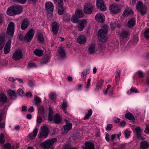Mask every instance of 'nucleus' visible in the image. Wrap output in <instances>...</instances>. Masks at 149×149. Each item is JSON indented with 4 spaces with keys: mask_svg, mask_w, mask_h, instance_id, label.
I'll return each instance as SVG.
<instances>
[{
    "mask_svg": "<svg viewBox=\"0 0 149 149\" xmlns=\"http://www.w3.org/2000/svg\"><path fill=\"white\" fill-rule=\"evenodd\" d=\"M108 29L107 27L100 29L98 31V38L102 42H106L108 38Z\"/></svg>",
    "mask_w": 149,
    "mask_h": 149,
    "instance_id": "f257e3e1",
    "label": "nucleus"
},
{
    "mask_svg": "<svg viewBox=\"0 0 149 149\" xmlns=\"http://www.w3.org/2000/svg\"><path fill=\"white\" fill-rule=\"evenodd\" d=\"M57 141L56 138L52 139L41 143L40 146L44 149H47L51 147Z\"/></svg>",
    "mask_w": 149,
    "mask_h": 149,
    "instance_id": "f03ea898",
    "label": "nucleus"
},
{
    "mask_svg": "<svg viewBox=\"0 0 149 149\" xmlns=\"http://www.w3.org/2000/svg\"><path fill=\"white\" fill-rule=\"evenodd\" d=\"M130 32L129 31L123 30L122 31L120 35V40L121 44H124L127 42L129 39Z\"/></svg>",
    "mask_w": 149,
    "mask_h": 149,
    "instance_id": "7ed1b4c3",
    "label": "nucleus"
},
{
    "mask_svg": "<svg viewBox=\"0 0 149 149\" xmlns=\"http://www.w3.org/2000/svg\"><path fill=\"white\" fill-rule=\"evenodd\" d=\"M15 30V25L13 22H10L8 24L7 30V34L10 38L13 37Z\"/></svg>",
    "mask_w": 149,
    "mask_h": 149,
    "instance_id": "20e7f679",
    "label": "nucleus"
},
{
    "mask_svg": "<svg viewBox=\"0 0 149 149\" xmlns=\"http://www.w3.org/2000/svg\"><path fill=\"white\" fill-rule=\"evenodd\" d=\"M136 9L138 10L142 15H144L146 13L147 8L144 6L143 3L141 1H139L136 6Z\"/></svg>",
    "mask_w": 149,
    "mask_h": 149,
    "instance_id": "39448f33",
    "label": "nucleus"
},
{
    "mask_svg": "<svg viewBox=\"0 0 149 149\" xmlns=\"http://www.w3.org/2000/svg\"><path fill=\"white\" fill-rule=\"evenodd\" d=\"M64 121L65 123V125L63 126L62 130V133H67L72 129V124L69 120L65 119Z\"/></svg>",
    "mask_w": 149,
    "mask_h": 149,
    "instance_id": "423d86ee",
    "label": "nucleus"
},
{
    "mask_svg": "<svg viewBox=\"0 0 149 149\" xmlns=\"http://www.w3.org/2000/svg\"><path fill=\"white\" fill-rule=\"evenodd\" d=\"M34 33V31L32 29H31L26 34L24 37V40L28 42H30L32 39Z\"/></svg>",
    "mask_w": 149,
    "mask_h": 149,
    "instance_id": "0eeeda50",
    "label": "nucleus"
},
{
    "mask_svg": "<svg viewBox=\"0 0 149 149\" xmlns=\"http://www.w3.org/2000/svg\"><path fill=\"white\" fill-rule=\"evenodd\" d=\"M94 6L90 3H87L84 6V12L87 14H90L93 10Z\"/></svg>",
    "mask_w": 149,
    "mask_h": 149,
    "instance_id": "6e6552de",
    "label": "nucleus"
},
{
    "mask_svg": "<svg viewBox=\"0 0 149 149\" xmlns=\"http://www.w3.org/2000/svg\"><path fill=\"white\" fill-rule=\"evenodd\" d=\"M48 129L46 127L43 126L41 127L39 137L40 138L44 137L45 138H47L48 134Z\"/></svg>",
    "mask_w": 149,
    "mask_h": 149,
    "instance_id": "1a4fd4ad",
    "label": "nucleus"
},
{
    "mask_svg": "<svg viewBox=\"0 0 149 149\" xmlns=\"http://www.w3.org/2000/svg\"><path fill=\"white\" fill-rule=\"evenodd\" d=\"M52 31L53 33L55 35H56L59 29L60 24L56 22L52 23L51 25Z\"/></svg>",
    "mask_w": 149,
    "mask_h": 149,
    "instance_id": "9d476101",
    "label": "nucleus"
},
{
    "mask_svg": "<svg viewBox=\"0 0 149 149\" xmlns=\"http://www.w3.org/2000/svg\"><path fill=\"white\" fill-rule=\"evenodd\" d=\"M46 10L47 12L52 15L53 13L54 6L53 3L50 2H46L45 3Z\"/></svg>",
    "mask_w": 149,
    "mask_h": 149,
    "instance_id": "9b49d317",
    "label": "nucleus"
},
{
    "mask_svg": "<svg viewBox=\"0 0 149 149\" xmlns=\"http://www.w3.org/2000/svg\"><path fill=\"white\" fill-rule=\"evenodd\" d=\"M23 54L21 51L17 50L13 54V59L17 61L22 58Z\"/></svg>",
    "mask_w": 149,
    "mask_h": 149,
    "instance_id": "f8f14e48",
    "label": "nucleus"
},
{
    "mask_svg": "<svg viewBox=\"0 0 149 149\" xmlns=\"http://www.w3.org/2000/svg\"><path fill=\"white\" fill-rule=\"evenodd\" d=\"M96 5L100 10L104 11L106 10V7L104 3L103 0H97Z\"/></svg>",
    "mask_w": 149,
    "mask_h": 149,
    "instance_id": "ddd939ff",
    "label": "nucleus"
},
{
    "mask_svg": "<svg viewBox=\"0 0 149 149\" xmlns=\"http://www.w3.org/2000/svg\"><path fill=\"white\" fill-rule=\"evenodd\" d=\"M95 20L99 22L103 23L105 20V16L102 14L98 13L95 16Z\"/></svg>",
    "mask_w": 149,
    "mask_h": 149,
    "instance_id": "4468645a",
    "label": "nucleus"
},
{
    "mask_svg": "<svg viewBox=\"0 0 149 149\" xmlns=\"http://www.w3.org/2000/svg\"><path fill=\"white\" fill-rule=\"evenodd\" d=\"M7 102V97L6 95L3 93H0V106H3Z\"/></svg>",
    "mask_w": 149,
    "mask_h": 149,
    "instance_id": "2eb2a0df",
    "label": "nucleus"
},
{
    "mask_svg": "<svg viewBox=\"0 0 149 149\" xmlns=\"http://www.w3.org/2000/svg\"><path fill=\"white\" fill-rule=\"evenodd\" d=\"M110 11L114 14L118 13L119 11V9L116 5H112L109 7Z\"/></svg>",
    "mask_w": 149,
    "mask_h": 149,
    "instance_id": "dca6fc26",
    "label": "nucleus"
},
{
    "mask_svg": "<svg viewBox=\"0 0 149 149\" xmlns=\"http://www.w3.org/2000/svg\"><path fill=\"white\" fill-rule=\"evenodd\" d=\"M11 40H9L5 46L4 49V53L5 54H7L9 52L11 47Z\"/></svg>",
    "mask_w": 149,
    "mask_h": 149,
    "instance_id": "f3484780",
    "label": "nucleus"
},
{
    "mask_svg": "<svg viewBox=\"0 0 149 149\" xmlns=\"http://www.w3.org/2000/svg\"><path fill=\"white\" fill-rule=\"evenodd\" d=\"M85 146H82L83 149H95L94 144L90 142H86L84 143Z\"/></svg>",
    "mask_w": 149,
    "mask_h": 149,
    "instance_id": "a211bd4d",
    "label": "nucleus"
},
{
    "mask_svg": "<svg viewBox=\"0 0 149 149\" xmlns=\"http://www.w3.org/2000/svg\"><path fill=\"white\" fill-rule=\"evenodd\" d=\"M88 51L90 54H93L96 52L95 45L94 44H91L88 46Z\"/></svg>",
    "mask_w": 149,
    "mask_h": 149,
    "instance_id": "6ab92c4d",
    "label": "nucleus"
},
{
    "mask_svg": "<svg viewBox=\"0 0 149 149\" xmlns=\"http://www.w3.org/2000/svg\"><path fill=\"white\" fill-rule=\"evenodd\" d=\"M13 6L15 12V15L19 14L22 12L23 9L22 6Z\"/></svg>",
    "mask_w": 149,
    "mask_h": 149,
    "instance_id": "aec40b11",
    "label": "nucleus"
},
{
    "mask_svg": "<svg viewBox=\"0 0 149 149\" xmlns=\"http://www.w3.org/2000/svg\"><path fill=\"white\" fill-rule=\"evenodd\" d=\"M57 8L58 13L60 15H62L65 12V8L63 6V4L57 6Z\"/></svg>",
    "mask_w": 149,
    "mask_h": 149,
    "instance_id": "412c9836",
    "label": "nucleus"
},
{
    "mask_svg": "<svg viewBox=\"0 0 149 149\" xmlns=\"http://www.w3.org/2000/svg\"><path fill=\"white\" fill-rule=\"evenodd\" d=\"M87 23V21L86 20L83 19L80 21L79 23V25L78 26V29L79 31H81L84 28V26Z\"/></svg>",
    "mask_w": 149,
    "mask_h": 149,
    "instance_id": "4be33fe9",
    "label": "nucleus"
},
{
    "mask_svg": "<svg viewBox=\"0 0 149 149\" xmlns=\"http://www.w3.org/2000/svg\"><path fill=\"white\" fill-rule=\"evenodd\" d=\"M87 39L85 36H80L77 38L78 43L80 44H84L86 41Z\"/></svg>",
    "mask_w": 149,
    "mask_h": 149,
    "instance_id": "5701e85b",
    "label": "nucleus"
},
{
    "mask_svg": "<svg viewBox=\"0 0 149 149\" xmlns=\"http://www.w3.org/2000/svg\"><path fill=\"white\" fill-rule=\"evenodd\" d=\"M53 120L55 123H60L62 120V118L60 115L56 114L53 117Z\"/></svg>",
    "mask_w": 149,
    "mask_h": 149,
    "instance_id": "b1692460",
    "label": "nucleus"
},
{
    "mask_svg": "<svg viewBox=\"0 0 149 149\" xmlns=\"http://www.w3.org/2000/svg\"><path fill=\"white\" fill-rule=\"evenodd\" d=\"M135 22L136 20L135 18H131L128 21L127 26L129 28H132L134 25Z\"/></svg>",
    "mask_w": 149,
    "mask_h": 149,
    "instance_id": "393cba45",
    "label": "nucleus"
},
{
    "mask_svg": "<svg viewBox=\"0 0 149 149\" xmlns=\"http://www.w3.org/2000/svg\"><path fill=\"white\" fill-rule=\"evenodd\" d=\"M14 10L13 6L9 8L6 11L7 15L10 16H15V12Z\"/></svg>",
    "mask_w": 149,
    "mask_h": 149,
    "instance_id": "a878e982",
    "label": "nucleus"
},
{
    "mask_svg": "<svg viewBox=\"0 0 149 149\" xmlns=\"http://www.w3.org/2000/svg\"><path fill=\"white\" fill-rule=\"evenodd\" d=\"M58 54L62 58H64L65 55V53L63 48H59L58 49Z\"/></svg>",
    "mask_w": 149,
    "mask_h": 149,
    "instance_id": "bb28decb",
    "label": "nucleus"
},
{
    "mask_svg": "<svg viewBox=\"0 0 149 149\" xmlns=\"http://www.w3.org/2000/svg\"><path fill=\"white\" fill-rule=\"evenodd\" d=\"M29 25V22L27 19L23 20L21 25V29L23 30L26 29L28 27Z\"/></svg>",
    "mask_w": 149,
    "mask_h": 149,
    "instance_id": "cd10ccee",
    "label": "nucleus"
},
{
    "mask_svg": "<svg viewBox=\"0 0 149 149\" xmlns=\"http://www.w3.org/2000/svg\"><path fill=\"white\" fill-rule=\"evenodd\" d=\"M104 82V80L102 79H101L99 81L96 86V88L95 89V91H97L100 89H101V86L103 85Z\"/></svg>",
    "mask_w": 149,
    "mask_h": 149,
    "instance_id": "c85d7f7f",
    "label": "nucleus"
},
{
    "mask_svg": "<svg viewBox=\"0 0 149 149\" xmlns=\"http://www.w3.org/2000/svg\"><path fill=\"white\" fill-rule=\"evenodd\" d=\"M38 129L36 128L33 131L32 133H31L29 135V136L31 140H32L35 137L38 133Z\"/></svg>",
    "mask_w": 149,
    "mask_h": 149,
    "instance_id": "c756f323",
    "label": "nucleus"
},
{
    "mask_svg": "<svg viewBox=\"0 0 149 149\" xmlns=\"http://www.w3.org/2000/svg\"><path fill=\"white\" fill-rule=\"evenodd\" d=\"M50 56L49 55H45L42 58L43 61L41 62L42 65L45 64L49 62Z\"/></svg>",
    "mask_w": 149,
    "mask_h": 149,
    "instance_id": "7c9ffc66",
    "label": "nucleus"
},
{
    "mask_svg": "<svg viewBox=\"0 0 149 149\" xmlns=\"http://www.w3.org/2000/svg\"><path fill=\"white\" fill-rule=\"evenodd\" d=\"M75 15L78 18H82L84 16L82 11L80 10H78L75 11Z\"/></svg>",
    "mask_w": 149,
    "mask_h": 149,
    "instance_id": "2f4dec72",
    "label": "nucleus"
},
{
    "mask_svg": "<svg viewBox=\"0 0 149 149\" xmlns=\"http://www.w3.org/2000/svg\"><path fill=\"white\" fill-rule=\"evenodd\" d=\"M110 25L111 28L112 30L115 27L120 28L121 26L120 24L117 23L116 22L111 23Z\"/></svg>",
    "mask_w": 149,
    "mask_h": 149,
    "instance_id": "473e14b6",
    "label": "nucleus"
},
{
    "mask_svg": "<svg viewBox=\"0 0 149 149\" xmlns=\"http://www.w3.org/2000/svg\"><path fill=\"white\" fill-rule=\"evenodd\" d=\"M125 117L127 119L130 120H135V119L133 115L130 112H129L125 114Z\"/></svg>",
    "mask_w": 149,
    "mask_h": 149,
    "instance_id": "72a5a7b5",
    "label": "nucleus"
},
{
    "mask_svg": "<svg viewBox=\"0 0 149 149\" xmlns=\"http://www.w3.org/2000/svg\"><path fill=\"white\" fill-rule=\"evenodd\" d=\"M141 146L142 148L146 149L149 147V144L145 141H142L141 142Z\"/></svg>",
    "mask_w": 149,
    "mask_h": 149,
    "instance_id": "f704fd0d",
    "label": "nucleus"
},
{
    "mask_svg": "<svg viewBox=\"0 0 149 149\" xmlns=\"http://www.w3.org/2000/svg\"><path fill=\"white\" fill-rule=\"evenodd\" d=\"M133 13V12L130 9H126L124 11L123 15L125 16H127V15L132 14Z\"/></svg>",
    "mask_w": 149,
    "mask_h": 149,
    "instance_id": "c9c22d12",
    "label": "nucleus"
},
{
    "mask_svg": "<svg viewBox=\"0 0 149 149\" xmlns=\"http://www.w3.org/2000/svg\"><path fill=\"white\" fill-rule=\"evenodd\" d=\"M43 51L39 49H36L34 51L35 54L39 56H42L43 55Z\"/></svg>",
    "mask_w": 149,
    "mask_h": 149,
    "instance_id": "e433bc0d",
    "label": "nucleus"
},
{
    "mask_svg": "<svg viewBox=\"0 0 149 149\" xmlns=\"http://www.w3.org/2000/svg\"><path fill=\"white\" fill-rule=\"evenodd\" d=\"M15 147L14 146H11L10 144L9 143L5 144L3 147V149H14Z\"/></svg>",
    "mask_w": 149,
    "mask_h": 149,
    "instance_id": "4c0bfd02",
    "label": "nucleus"
},
{
    "mask_svg": "<svg viewBox=\"0 0 149 149\" xmlns=\"http://www.w3.org/2000/svg\"><path fill=\"white\" fill-rule=\"evenodd\" d=\"M41 102V100L40 98L37 95H36L34 97V103L36 105H37L38 104Z\"/></svg>",
    "mask_w": 149,
    "mask_h": 149,
    "instance_id": "58836bf2",
    "label": "nucleus"
},
{
    "mask_svg": "<svg viewBox=\"0 0 149 149\" xmlns=\"http://www.w3.org/2000/svg\"><path fill=\"white\" fill-rule=\"evenodd\" d=\"M135 130L136 132L137 136L138 137H139L142 132L141 127H137L135 128Z\"/></svg>",
    "mask_w": 149,
    "mask_h": 149,
    "instance_id": "ea45409f",
    "label": "nucleus"
},
{
    "mask_svg": "<svg viewBox=\"0 0 149 149\" xmlns=\"http://www.w3.org/2000/svg\"><path fill=\"white\" fill-rule=\"evenodd\" d=\"M93 111L91 109H90L88 111V113L86 114L85 116L84 117V119L85 120L89 119L90 116L92 114Z\"/></svg>",
    "mask_w": 149,
    "mask_h": 149,
    "instance_id": "a19ab883",
    "label": "nucleus"
},
{
    "mask_svg": "<svg viewBox=\"0 0 149 149\" xmlns=\"http://www.w3.org/2000/svg\"><path fill=\"white\" fill-rule=\"evenodd\" d=\"M5 39L3 37H0V50H1L4 45Z\"/></svg>",
    "mask_w": 149,
    "mask_h": 149,
    "instance_id": "79ce46f5",
    "label": "nucleus"
},
{
    "mask_svg": "<svg viewBox=\"0 0 149 149\" xmlns=\"http://www.w3.org/2000/svg\"><path fill=\"white\" fill-rule=\"evenodd\" d=\"M131 131L128 129L125 130L124 132V134L125 138H128L130 135Z\"/></svg>",
    "mask_w": 149,
    "mask_h": 149,
    "instance_id": "37998d69",
    "label": "nucleus"
},
{
    "mask_svg": "<svg viewBox=\"0 0 149 149\" xmlns=\"http://www.w3.org/2000/svg\"><path fill=\"white\" fill-rule=\"evenodd\" d=\"M71 21L74 23H77L79 21V18L74 15H73L71 19Z\"/></svg>",
    "mask_w": 149,
    "mask_h": 149,
    "instance_id": "c03bdc74",
    "label": "nucleus"
},
{
    "mask_svg": "<svg viewBox=\"0 0 149 149\" xmlns=\"http://www.w3.org/2000/svg\"><path fill=\"white\" fill-rule=\"evenodd\" d=\"M38 39L41 42H42L44 41V38L42 34L39 33L38 35Z\"/></svg>",
    "mask_w": 149,
    "mask_h": 149,
    "instance_id": "a18cd8bd",
    "label": "nucleus"
},
{
    "mask_svg": "<svg viewBox=\"0 0 149 149\" xmlns=\"http://www.w3.org/2000/svg\"><path fill=\"white\" fill-rule=\"evenodd\" d=\"M67 106V103L65 102H63L61 105V108L63 109L64 113H67L66 111V108Z\"/></svg>",
    "mask_w": 149,
    "mask_h": 149,
    "instance_id": "49530a36",
    "label": "nucleus"
},
{
    "mask_svg": "<svg viewBox=\"0 0 149 149\" xmlns=\"http://www.w3.org/2000/svg\"><path fill=\"white\" fill-rule=\"evenodd\" d=\"M136 74L139 77H143L145 76V74L140 70H139L136 72Z\"/></svg>",
    "mask_w": 149,
    "mask_h": 149,
    "instance_id": "de8ad7c7",
    "label": "nucleus"
},
{
    "mask_svg": "<svg viewBox=\"0 0 149 149\" xmlns=\"http://www.w3.org/2000/svg\"><path fill=\"white\" fill-rule=\"evenodd\" d=\"M8 93L9 95L11 97L15 96L16 97V95L15 92L13 90L10 89L8 91Z\"/></svg>",
    "mask_w": 149,
    "mask_h": 149,
    "instance_id": "09e8293b",
    "label": "nucleus"
},
{
    "mask_svg": "<svg viewBox=\"0 0 149 149\" xmlns=\"http://www.w3.org/2000/svg\"><path fill=\"white\" fill-rule=\"evenodd\" d=\"M49 96L50 98L53 100H55L56 99V95L54 93H51L49 94Z\"/></svg>",
    "mask_w": 149,
    "mask_h": 149,
    "instance_id": "8fccbe9b",
    "label": "nucleus"
},
{
    "mask_svg": "<svg viewBox=\"0 0 149 149\" xmlns=\"http://www.w3.org/2000/svg\"><path fill=\"white\" fill-rule=\"evenodd\" d=\"M4 135L1 133L0 134V144H2L5 142V140L4 139Z\"/></svg>",
    "mask_w": 149,
    "mask_h": 149,
    "instance_id": "3c124183",
    "label": "nucleus"
},
{
    "mask_svg": "<svg viewBox=\"0 0 149 149\" xmlns=\"http://www.w3.org/2000/svg\"><path fill=\"white\" fill-rule=\"evenodd\" d=\"M28 68H30L36 67V66L35 64L31 61H29L28 64Z\"/></svg>",
    "mask_w": 149,
    "mask_h": 149,
    "instance_id": "603ef678",
    "label": "nucleus"
},
{
    "mask_svg": "<svg viewBox=\"0 0 149 149\" xmlns=\"http://www.w3.org/2000/svg\"><path fill=\"white\" fill-rule=\"evenodd\" d=\"M54 2L56 6L63 4L62 0H54Z\"/></svg>",
    "mask_w": 149,
    "mask_h": 149,
    "instance_id": "864d4df0",
    "label": "nucleus"
},
{
    "mask_svg": "<svg viewBox=\"0 0 149 149\" xmlns=\"http://www.w3.org/2000/svg\"><path fill=\"white\" fill-rule=\"evenodd\" d=\"M145 37L147 39H149V29L146 30L144 32Z\"/></svg>",
    "mask_w": 149,
    "mask_h": 149,
    "instance_id": "5fc2aeb1",
    "label": "nucleus"
},
{
    "mask_svg": "<svg viewBox=\"0 0 149 149\" xmlns=\"http://www.w3.org/2000/svg\"><path fill=\"white\" fill-rule=\"evenodd\" d=\"M17 93L21 96H22L24 95V91L21 89H19L17 91Z\"/></svg>",
    "mask_w": 149,
    "mask_h": 149,
    "instance_id": "6e6d98bb",
    "label": "nucleus"
},
{
    "mask_svg": "<svg viewBox=\"0 0 149 149\" xmlns=\"http://www.w3.org/2000/svg\"><path fill=\"white\" fill-rule=\"evenodd\" d=\"M64 149H77L76 147H71L69 145H65L64 147Z\"/></svg>",
    "mask_w": 149,
    "mask_h": 149,
    "instance_id": "4d7b16f0",
    "label": "nucleus"
},
{
    "mask_svg": "<svg viewBox=\"0 0 149 149\" xmlns=\"http://www.w3.org/2000/svg\"><path fill=\"white\" fill-rule=\"evenodd\" d=\"M120 72H117L115 77V79L116 81H118L119 80L120 78Z\"/></svg>",
    "mask_w": 149,
    "mask_h": 149,
    "instance_id": "13d9d810",
    "label": "nucleus"
},
{
    "mask_svg": "<svg viewBox=\"0 0 149 149\" xmlns=\"http://www.w3.org/2000/svg\"><path fill=\"white\" fill-rule=\"evenodd\" d=\"M39 112L42 114H43L44 112V109L43 106L40 107L38 109Z\"/></svg>",
    "mask_w": 149,
    "mask_h": 149,
    "instance_id": "bf43d9fd",
    "label": "nucleus"
},
{
    "mask_svg": "<svg viewBox=\"0 0 149 149\" xmlns=\"http://www.w3.org/2000/svg\"><path fill=\"white\" fill-rule=\"evenodd\" d=\"M6 113V108L5 107H4L2 110L0 112V115H1V116H3L4 115H5Z\"/></svg>",
    "mask_w": 149,
    "mask_h": 149,
    "instance_id": "052dcab7",
    "label": "nucleus"
},
{
    "mask_svg": "<svg viewBox=\"0 0 149 149\" xmlns=\"http://www.w3.org/2000/svg\"><path fill=\"white\" fill-rule=\"evenodd\" d=\"M87 74H85V72H82L81 73V78L82 79L84 80V81L85 80V79L87 76Z\"/></svg>",
    "mask_w": 149,
    "mask_h": 149,
    "instance_id": "680f3d73",
    "label": "nucleus"
},
{
    "mask_svg": "<svg viewBox=\"0 0 149 149\" xmlns=\"http://www.w3.org/2000/svg\"><path fill=\"white\" fill-rule=\"evenodd\" d=\"M113 122L115 123H118L120 122V120L117 117H115L113 119Z\"/></svg>",
    "mask_w": 149,
    "mask_h": 149,
    "instance_id": "e2e57ef3",
    "label": "nucleus"
},
{
    "mask_svg": "<svg viewBox=\"0 0 149 149\" xmlns=\"http://www.w3.org/2000/svg\"><path fill=\"white\" fill-rule=\"evenodd\" d=\"M144 132L145 133L147 134L149 132V124L146 125V128L144 130Z\"/></svg>",
    "mask_w": 149,
    "mask_h": 149,
    "instance_id": "0e129e2a",
    "label": "nucleus"
},
{
    "mask_svg": "<svg viewBox=\"0 0 149 149\" xmlns=\"http://www.w3.org/2000/svg\"><path fill=\"white\" fill-rule=\"evenodd\" d=\"M113 127V125L111 124H108L106 128L107 130H111Z\"/></svg>",
    "mask_w": 149,
    "mask_h": 149,
    "instance_id": "69168bd1",
    "label": "nucleus"
},
{
    "mask_svg": "<svg viewBox=\"0 0 149 149\" xmlns=\"http://www.w3.org/2000/svg\"><path fill=\"white\" fill-rule=\"evenodd\" d=\"M15 2H19L22 4H24L26 2V0H13Z\"/></svg>",
    "mask_w": 149,
    "mask_h": 149,
    "instance_id": "338daca9",
    "label": "nucleus"
},
{
    "mask_svg": "<svg viewBox=\"0 0 149 149\" xmlns=\"http://www.w3.org/2000/svg\"><path fill=\"white\" fill-rule=\"evenodd\" d=\"M111 87V86L109 85L107 86V87L106 88V90L105 91H104L103 92L104 94L105 95L107 94V93L108 92V91L109 90V89Z\"/></svg>",
    "mask_w": 149,
    "mask_h": 149,
    "instance_id": "774afa93",
    "label": "nucleus"
}]
</instances>
